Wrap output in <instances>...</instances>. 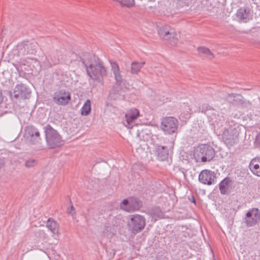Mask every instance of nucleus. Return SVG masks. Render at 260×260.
Segmentation results:
<instances>
[{"label":"nucleus","mask_w":260,"mask_h":260,"mask_svg":"<svg viewBox=\"0 0 260 260\" xmlns=\"http://www.w3.org/2000/svg\"><path fill=\"white\" fill-rule=\"evenodd\" d=\"M82 63L86 68L87 75L93 80L100 82L107 74L105 68L96 56L90 55L88 62L82 59Z\"/></svg>","instance_id":"nucleus-1"},{"label":"nucleus","mask_w":260,"mask_h":260,"mask_svg":"<svg viewBox=\"0 0 260 260\" xmlns=\"http://www.w3.org/2000/svg\"><path fill=\"white\" fill-rule=\"evenodd\" d=\"M44 129L46 143L49 148H55L64 144L61 136L50 125H46L44 127Z\"/></svg>","instance_id":"nucleus-2"},{"label":"nucleus","mask_w":260,"mask_h":260,"mask_svg":"<svg viewBox=\"0 0 260 260\" xmlns=\"http://www.w3.org/2000/svg\"><path fill=\"white\" fill-rule=\"evenodd\" d=\"M215 150L212 147L207 144H201L196 147L193 152V157L196 162L211 161L215 156Z\"/></svg>","instance_id":"nucleus-3"},{"label":"nucleus","mask_w":260,"mask_h":260,"mask_svg":"<svg viewBox=\"0 0 260 260\" xmlns=\"http://www.w3.org/2000/svg\"><path fill=\"white\" fill-rule=\"evenodd\" d=\"M38 44L36 42L23 41L18 45V55L33 59L37 53Z\"/></svg>","instance_id":"nucleus-4"},{"label":"nucleus","mask_w":260,"mask_h":260,"mask_svg":"<svg viewBox=\"0 0 260 260\" xmlns=\"http://www.w3.org/2000/svg\"><path fill=\"white\" fill-rule=\"evenodd\" d=\"M239 130L235 124L225 128L222 134V139L227 146H233L239 141Z\"/></svg>","instance_id":"nucleus-5"},{"label":"nucleus","mask_w":260,"mask_h":260,"mask_svg":"<svg viewBox=\"0 0 260 260\" xmlns=\"http://www.w3.org/2000/svg\"><path fill=\"white\" fill-rule=\"evenodd\" d=\"M24 138L30 145H39L41 144L42 138L39 130L32 125H27L25 127Z\"/></svg>","instance_id":"nucleus-6"},{"label":"nucleus","mask_w":260,"mask_h":260,"mask_svg":"<svg viewBox=\"0 0 260 260\" xmlns=\"http://www.w3.org/2000/svg\"><path fill=\"white\" fill-rule=\"evenodd\" d=\"M127 225L133 233H137L141 231L145 226V219L140 215L135 214L129 216V220Z\"/></svg>","instance_id":"nucleus-7"},{"label":"nucleus","mask_w":260,"mask_h":260,"mask_svg":"<svg viewBox=\"0 0 260 260\" xmlns=\"http://www.w3.org/2000/svg\"><path fill=\"white\" fill-rule=\"evenodd\" d=\"M225 100L233 106L240 107L243 108H250L251 103L249 101H246L240 94L229 93L225 97Z\"/></svg>","instance_id":"nucleus-8"},{"label":"nucleus","mask_w":260,"mask_h":260,"mask_svg":"<svg viewBox=\"0 0 260 260\" xmlns=\"http://www.w3.org/2000/svg\"><path fill=\"white\" fill-rule=\"evenodd\" d=\"M158 33L160 38L169 41L172 45H176L177 44L176 34L174 29L169 26L166 25L159 27Z\"/></svg>","instance_id":"nucleus-9"},{"label":"nucleus","mask_w":260,"mask_h":260,"mask_svg":"<svg viewBox=\"0 0 260 260\" xmlns=\"http://www.w3.org/2000/svg\"><path fill=\"white\" fill-rule=\"evenodd\" d=\"M178 121L173 117H168L162 119L161 122V129L167 135L175 133L178 128Z\"/></svg>","instance_id":"nucleus-10"},{"label":"nucleus","mask_w":260,"mask_h":260,"mask_svg":"<svg viewBox=\"0 0 260 260\" xmlns=\"http://www.w3.org/2000/svg\"><path fill=\"white\" fill-rule=\"evenodd\" d=\"M244 221L248 227L258 224L260 221V210L257 208L250 209L246 214Z\"/></svg>","instance_id":"nucleus-11"},{"label":"nucleus","mask_w":260,"mask_h":260,"mask_svg":"<svg viewBox=\"0 0 260 260\" xmlns=\"http://www.w3.org/2000/svg\"><path fill=\"white\" fill-rule=\"evenodd\" d=\"M199 180L204 184L211 185L216 182V174L211 170H204L199 175Z\"/></svg>","instance_id":"nucleus-12"},{"label":"nucleus","mask_w":260,"mask_h":260,"mask_svg":"<svg viewBox=\"0 0 260 260\" xmlns=\"http://www.w3.org/2000/svg\"><path fill=\"white\" fill-rule=\"evenodd\" d=\"M13 93L14 98L18 100H25L30 98L31 91L25 85L21 83L15 86Z\"/></svg>","instance_id":"nucleus-13"},{"label":"nucleus","mask_w":260,"mask_h":260,"mask_svg":"<svg viewBox=\"0 0 260 260\" xmlns=\"http://www.w3.org/2000/svg\"><path fill=\"white\" fill-rule=\"evenodd\" d=\"M70 93L64 89L60 90L54 93L53 101L59 105H66L71 100Z\"/></svg>","instance_id":"nucleus-14"},{"label":"nucleus","mask_w":260,"mask_h":260,"mask_svg":"<svg viewBox=\"0 0 260 260\" xmlns=\"http://www.w3.org/2000/svg\"><path fill=\"white\" fill-rule=\"evenodd\" d=\"M140 115V113L138 110L135 108L130 109L125 115L126 121L127 123L126 126L128 128H132L135 124V120Z\"/></svg>","instance_id":"nucleus-15"},{"label":"nucleus","mask_w":260,"mask_h":260,"mask_svg":"<svg viewBox=\"0 0 260 260\" xmlns=\"http://www.w3.org/2000/svg\"><path fill=\"white\" fill-rule=\"evenodd\" d=\"M236 15L240 20L243 21L244 22H247L252 17L251 10L247 7L239 8L236 13Z\"/></svg>","instance_id":"nucleus-16"},{"label":"nucleus","mask_w":260,"mask_h":260,"mask_svg":"<svg viewBox=\"0 0 260 260\" xmlns=\"http://www.w3.org/2000/svg\"><path fill=\"white\" fill-rule=\"evenodd\" d=\"M155 154L158 159L160 161H164L168 157L169 150L166 146L157 145L155 149Z\"/></svg>","instance_id":"nucleus-17"},{"label":"nucleus","mask_w":260,"mask_h":260,"mask_svg":"<svg viewBox=\"0 0 260 260\" xmlns=\"http://www.w3.org/2000/svg\"><path fill=\"white\" fill-rule=\"evenodd\" d=\"M249 167L253 174L260 177V157L253 158L249 164Z\"/></svg>","instance_id":"nucleus-18"},{"label":"nucleus","mask_w":260,"mask_h":260,"mask_svg":"<svg viewBox=\"0 0 260 260\" xmlns=\"http://www.w3.org/2000/svg\"><path fill=\"white\" fill-rule=\"evenodd\" d=\"M232 179L229 177H226L223 179L219 184V188L221 194H226L231 187Z\"/></svg>","instance_id":"nucleus-19"},{"label":"nucleus","mask_w":260,"mask_h":260,"mask_svg":"<svg viewBox=\"0 0 260 260\" xmlns=\"http://www.w3.org/2000/svg\"><path fill=\"white\" fill-rule=\"evenodd\" d=\"M46 226L53 234H58L59 225L57 222L51 218H49L47 221Z\"/></svg>","instance_id":"nucleus-20"},{"label":"nucleus","mask_w":260,"mask_h":260,"mask_svg":"<svg viewBox=\"0 0 260 260\" xmlns=\"http://www.w3.org/2000/svg\"><path fill=\"white\" fill-rule=\"evenodd\" d=\"M129 199L131 211L139 210L142 206V203L138 198L133 197Z\"/></svg>","instance_id":"nucleus-21"},{"label":"nucleus","mask_w":260,"mask_h":260,"mask_svg":"<svg viewBox=\"0 0 260 260\" xmlns=\"http://www.w3.org/2000/svg\"><path fill=\"white\" fill-rule=\"evenodd\" d=\"M145 62L133 61L131 63V73L133 74H137L140 69L144 66Z\"/></svg>","instance_id":"nucleus-22"},{"label":"nucleus","mask_w":260,"mask_h":260,"mask_svg":"<svg viewBox=\"0 0 260 260\" xmlns=\"http://www.w3.org/2000/svg\"><path fill=\"white\" fill-rule=\"evenodd\" d=\"M90 112L91 103L89 100H87L81 109V113L82 115L87 116L89 114Z\"/></svg>","instance_id":"nucleus-23"},{"label":"nucleus","mask_w":260,"mask_h":260,"mask_svg":"<svg viewBox=\"0 0 260 260\" xmlns=\"http://www.w3.org/2000/svg\"><path fill=\"white\" fill-rule=\"evenodd\" d=\"M198 50L200 53L205 54L207 57L210 59L213 58L214 55L211 52L210 49L204 46L199 47L198 48Z\"/></svg>","instance_id":"nucleus-24"},{"label":"nucleus","mask_w":260,"mask_h":260,"mask_svg":"<svg viewBox=\"0 0 260 260\" xmlns=\"http://www.w3.org/2000/svg\"><path fill=\"white\" fill-rule=\"evenodd\" d=\"M129 199H124L120 204L121 209L127 212H131V206H129Z\"/></svg>","instance_id":"nucleus-25"},{"label":"nucleus","mask_w":260,"mask_h":260,"mask_svg":"<svg viewBox=\"0 0 260 260\" xmlns=\"http://www.w3.org/2000/svg\"><path fill=\"white\" fill-rule=\"evenodd\" d=\"M37 164L38 161L36 159L29 158L25 160V166L27 168H31L36 166Z\"/></svg>","instance_id":"nucleus-26"},{"label":"nucleus","mask_w":260,"mask_h":260,"mask_svg":"<svg viewBox=\"0 0 260 260\" xmlns=\"http://www.w3.org/2000/svg\"><path fill=\"white\" fill-rule=\"evenodd\" d=\"M148 129L147 128L143 129V128H140L137 129V136L140 139H144L145 138V135H148Z\"/></svg>","instance_id":"nucleus-27"},{"label":"nucleus","mask_w":260,"mask_h":260,"mask_svg":"<svg viewBox=\"0 0 260 260\" xmlns=\"http://www.w3.org/2000/svg\"><path fill=\"white\" fill-rule=\"evenodd\" d=\"M115 80L117 83L120 84L123 81L122 76L121 75L120 70L113 73Z\"/></svg>","instance_id":"nucleus-28"},{"label":"nucleus","mask_w":260,"mask_h":260,"mask_svg":"<svg viewBox=\"0 0 260 260\" xmlns=\"http://www.w3.org/2000/svg\"><path fill=\"white\" fill-rule=\"evenodd\" d=\"M122 5L126 6L128 7L133 6L135 5L134 0H117Z\"/></svg>","instance_id":"nucleus-29"},{"label":"nucleus","mask_w":260,"mask_h":260,"mask_svg":"<svg viewBox=\"0 0 260 260\" xmlns=\"http://www.w3.org/2000/svg\"><path fill=\"white\" fill-rule=\"evenodd\" d=\"M104 233H105L107 236L112 235L114 234L113 228L111 225H106Z\"/></svg>","instance_id":"nucleus-30"},{"label":"nucleus","mask_w":260,"mask_h":260,"mask_svg":"<svg viewBox=\"0 0 260 260\" xmlns=\"http://www.w3.org/2000/svg\"><path fill=\"white\" fill-rule=\"evenodd\" d=\"M110 63H111L112 71L113 73L120 70L119 66L116 62H110Z\"/></svg>","instance_id":"nucleus-31"},{"label":"nucleus","mask_w":260,"mask_h":260,"mask_svg":"<svg viewBox=\"0 0 260 260\" xmlns=\"http://www.w3.org/2000/svg\"><path fill=\"white\" fill-rule=\"evenodd\" d=\"M5 165V161L4 158L0 157V169Z\"/></svg>","instance_id":"nucleus-32"},{"label":"nucleus","mask_w":260,"mask_h":260,"mask_svg":"<svg viewBox=\"0 0 260 260\" xmlns=\"http://www.w3.org/2000/svg\"><path fill=\"white\" fill-rule=\"evenodd\" d=\"M74 210H75V209H74V206H71L70 207V209L68 211V213L69 214H71L73 215V213H72V211H73Z\"/></svg>","instance_id":"nucleus-33"},{"label":"nucleus","mask_w":260,"mask_h":260,"mask_svg":"<svg viewBox=\"0 0 260 260\" xmlns=\"http://www.w3.org/2000/svg\"><path fill=\"white\" fill-rule=\"evenodd\" d=\"M3 96L2 91L0 90V104L3 102Z\"/></svg>","instance_id":"nucleus-34"},{"label":"nucleus","mask_w":260,"mask_h":260,"mask_svg":"<svg viewBox=\"0 0 260 260\" xmlns=\"http://www.w3.org/2000/svg\"><path fill=\"white\" fill-rule=\"evenodd\" d=\"M211 109V107L209 105H206V110H209Z\"/></svg>","instance_id":"nucleus-35"},{"label":"nucleus","mask_w":260,"mask_h":260,"mask_svg":"<svg viewBox=\"0 0 260 260\" xmlns=\"http://www.w3.org/2000/svg\"><path fill=\"white\" fill-rule=\"evenodd\" d=\"M191 202H192V203H196V200H195V199L194 198V197H192V200H191Z\"/></svg>","instance_id":"nucleus-36"},{"label":"nucleus","mask_w":260,"mask_h":260,"mask_svg":"<svg viewBox=\"0 0 260 260\" xmlns=\"http://www.w3.org/2000/svg\"><path fill=\"white\" fill-rule=\"evenodd\" d=\"M202 112H205V110H204V106H203V107H202Z\"/></svg>","instance_id":"nucleus-37"},{"label":"nucleus","mask_w":260,"mask_h":260,"mask_svg":"<svg viewBox=\"0 0 260 260\" xmlns=\"http://www.w3.org/2000/svg\"><path fill=\"white\" fill-rule=\"evenodd\" d=\"M51 64H49L48 66V67H51Z\"/></svg>","instance_id":"nucleus-38"},{"label":"nucleus","mask_w":260,"mask_h":260,"mask_svg":"<svg viewBox=\"0 0 260 260\" xmlns=\"http://www.w3.org/2000/svg\"><path fill=\"white\" fill-rule=\"evenodd\" d=\"M258 188L260 189V184H259V186Z\"/></svg>","instance_id":"nucleus-39"}]
</instances>
